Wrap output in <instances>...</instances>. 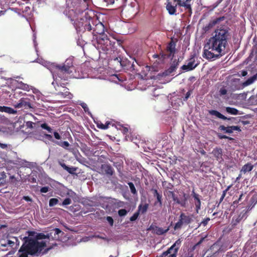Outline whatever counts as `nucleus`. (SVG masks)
Wrapping results in <instances>:
<instances>
[{"instance_id":"1","label":"nucleus","mask_w":257,"mask_h":257,"mask_svg":"<svg viewBox=\"0 0 257 257\" xmlns=\"http://www.w3.org/2000/svg\"><path fill=\"white\" fill-rule=\"evenodd\" d=\"M231 38L229 29L224 25L217 27L204 45L203 57L209 60L219 58L228 51V42Z\"/></svg>"},{"instance_id":"2","label":"nucleus","mask_w":257,"mask_h":257,"mask_svg":"<svg viewBox=\"0 0 257 257\" xmlns=\"http://www.w3.org/2000/svg\"><path fill=\"white\" fill-rule=\"evenodd\" d=\"M76 29L79 33H82L81 37L86 41L93 42L96 40V37L105 34L104 26L101 23L95 25L92 27L90 21L86 20L85 22L76 23Z\"/></svg>"},{"instance_id":"3","label":"nucleus","mask_w":257,"mask_h":257,"mask_svg":"<svg viewBox=\"0 0 257 257\" xmlns=\"http://www.w3.org/2000/svg\"><path fill=\"white\" fill-rule=\"evenodd\" d=\"M24 242L18 250V257H28V255H34L40 253L47 246V241H38L29 236L24 237Z\"/></svg>"},{"instance_id":"4","label":"nucleus","mask_w":257,"mask_h":257,"mask_svg":"<svg viewBox=\"0 0 257 257\" xmlns=\"http://www.w3.org/2000/svg\"><path fill=\"white\" fill-rule=\"evenodd\" d=\"M92 42L99 53L107 54L114 51L116 42L120 44L121 41L110 35L102 34L96 37V40Z\"/></svg>"},{"instance_id":"5","label":"nucleus","mask_w":257,"mask_h":257,"mask_svg":"<svg viewBox=\"0 0 257 257\" xmlns=\"http://www.w3.org/2000/svg\"><path fill=\"white\" fill-rule=\"evenodd\" d=\"M74 69L71 59H67L62 65H56L52 73L56 81L60 80H67Z\"/></svg>"},{"instance_id":"6","label":"nucleus","mask_w":257,"mask_h":257,"mask_svg":"<svg viewBox=\"0 0 257 257\" xmlns=\"http://www.w3.org/2000/svg\"><path fill=\"white\" fill-rule=\"evenodd\" d=\"M193 215H187L184 213H181L179 220L174 225V229L175 230L180 229L183 225H187L190 224L192 221Z\"/></svg>"},{"instance_id":"7","label":"nucleus","mask_w":257,"mask_h":257,"mask_svg":"<svg viewBox=\"0 0 257 257\" xmlns=\"http://www.w3.org/2000/svg\"><path fill=\"white\" fill-rule=\"evenodd\" d=\"M61 232V231L60 229L58 228H55L51 230V232L45 235L43 233H37L36 237L34 239H37V240L42 239H48L50 240V238H57L59 237V234Z\"/></svg>"},{"instance_id":"8","label":"nucleus","mask_w":257,"mask_h":257,"mask_svg":"<svg viewBox=\"0 0 257 257\" xmlns=\"http://www.w3.org/2000/svg\"><path fill=\"white\" fill-rule=\"evenodd\" d=\"M181 241L180 239L177 240L175 242L169 247L166 251L163 253H167L163 257H177V254L181 245Z\"/></svg>"},{"instance_id":"9","label":"nucleus","mask_w":257,"mask_h":257,"mask_svg":"<svg viewBox=\"0 0 257 257\" xmlns=\"http://www.w3.org/2000/svg\"><path fill=\"white\" fill-rule=\"evenodd\" d=\"M127 13L131 17L136 16L139 12V4L136 2H131L128 6H126L123 10Z\"/></svg>"},{"instance_id":"10","label":"nucleus","mask_w":257,"mask_h":257,"mask_svg":"<svg viewBox=\"0 0 257 257\" xmlns=\"http://www.w3.org/2000/svg\"><path fill=\"white\" fill-rule=\"evenodd\" d=\"M13 105L16 108L28 109L32 108L30 99L28 98L22 97L19 102H14Z\"/></svg>"},{"instance_id":"11","label":"nucleus","mask_w":257,"mask_h":257,"mask_svg":"<svg viewBox=\"0 0 257 257\" xmlns=\"http://www.w3.org/2000/svg\"><path fill=\"white\" fill-rule=\"evenodd\" d=\"M178 1L179 0H166V8L170 15H176Z\"/></svg>"},{"instance_id":"12","label":"nucleus","mask_w":257,"mask_h":257,"mask_svg":"<svg viewBox=\"0 0 257 257\" xmlns=\"http://www.w3.org/2000/svg\"><path fill=\"white\" fill-rule=\"evenodd\" d=\"M169 193L171 195L173 200L177 204H179L181 206L185 207L186 206V203L188 200V195L186 193H183L182 197L180 199L176 195L173 191H169Z\"/></svg>"},{"instance_id":"13","label":"nucleus","mask_w":257,"mask_h":257,"mask_svg":"<svg viewBox=\"0 0 257 257\" xmlns=\"http://www.w3.org/2000/svg\"><path fill=\"white\" fill-rule=\"evenodd\" d=\"M225 19V17H220L216 18L213 20L210 21L208 24H206L203 27V30L205 32L209 31L211 28H212L216 25L219 24L221 21H223Z\"/></svg>"},{"instance_id":"14","label":"nucleus","mask_w":257,"mask_h":257,"mask_svg":"<svg viewBox=\"0 0 257 257\" xmlns=\"http://www.w3.org/2000/svg\"><path fill=\"white\" fill-rule=\"evenodd\" d=\"M191 1L192 0H179L178 4L179 7H184L185 8V10L186 11V12L188 13L189 16H191L192 14V3H191Z\"/></svg>"},{"instance_id":"15","label":"nucleus","mask_w":257,"mask_h":257,"mask_svg":"<svg viewBox=\"0 0 257 257\" xmlns=\"http://www.w3.org/2000/svg\"><path fill=\"white\" fill-rule=\"evenodd\" d=\"M219 129L223 131L224 133L227 134H232L234 131H237L238 132H241V129L239 126H225L223 125H221L219 127Z\"/></svg>"},{"instance_id":"16","label":"nucleus","mask_w":257,"mask_h":257,"mask_svg":"<svg viewBox=\"0 0 257 257\" xmlns=\"http://www.w3.org/2000/svg\"><path fill=\"white\" fill-rule=\"evenodd\" d=\"M101 170L103 174L107 176H112L114 173V170L110 164H102L101 166Z\"/></svg>"},{"instance_id":"17","label":"nucleus","mask_w":257,"mask_h":257,"mask_svg":"<svg viewBox=\"0 0 257 257\" xmlns=\"http://www.w3.org/2000/svg\"><path fill=\"white\" fill-rule=\"evenodd\" d=\"M151 191L153 193L154 197H156L157 200L155 201L154 205H157L159 204V206L161 207L162 206V195L161 193H159L157 189L156 188H152L151 189Z\"/></svg>"},{"instance_id":"18","label":"nucleus","mask_w":257,"mask_h":257,"mask_svg":"<svg viewBox=\"0 0 257 257\" xmlns=\"http://www.w3.org/2000/svg\"><path fill=\"white\" fill-rule=\"evenodd\" d=\"M212 154L219 162L223 161L222 158V149L220 148H215L212 151Z\"/></svg>"},{"instance_id":"19","label":"nucleus","mask_w":257,"mask_h":257,"mask_svg":"<svg viewBox=\"0 0 257 257\" xmlns=\"http://www.w3.org/2000/svg\"><path fill=\"white\" fill-rule=\"evenodd\" d=\"M231 87L233 90H239L244 88L243 83H241L240 79L233 78L231 80Z\"/></svg>"},{"instance_id":"20","label":"nucleus","mask_w":257,"mask_h":257,"mask_svg":"<svg viewBox=\"0 0 257 257\" xmlns=\"http://www.w3.org/2000/svg\"><path fill=\"white\" fill-rule=\"evenodd\" d=\"M191 195L192 197L194 198V200H195V205L196 208V211L197 213H198L199 210L201 208V200L199 198L200 196L198 194L196 193L194 190L192 191Z\"/></svg>"},{"instance_id":"21","label":"nucleus","mask_w":257,"mask_h":257,"mask_svg":"<svg viewBox=\"0 0 257 257\" xmlns=\"http://www.w3.org/2000/svg\"><path fill=\"white\" fill-rule=\"evenodd\" d=\"M178 65L179 62L177 61L176 60H174L172 63L170 67L164 72V74L166 75H170L172 72L176 70L178 67Z\"/></svg>"},{"instance_id":"22","label":"nucleus","mask_w":257,"mask_h":257,"mask_svg":"<svg viewBox=\"0 0 257 257\" xmlns=\"http://www.w3.org/2000/svg\"><path fill=\"white\" fill-rule=\"evenodd\" d=\"M15 241H17L15 237L14 236H10L9 238L7 240H5L4 242H1V245L2 246L6 247L7 246H9L12 248H15Z\"/></svg>"},{"instance_id":"23","label":"nucleus","mask_w":257,"mask_h":257,"mask_svg":"<svg viewBox=\"0 0 257 257\" xmlns=\"http://www.w3.org/2000/svg\"><path fill=\"white\" fill-rule=\"evenodd\" d=\"M132 62L131 63V72L134 74H139L140 69L141 65L138 63L135 59H132Z\"/></svg>"},{"instance_id":"24","label":"nucleus","mask_w":257,"mask_h":257,"mask_svg":"<svg viewBox=\"0 0 257 257\" xmlns=\"http://www.w3.org/2000/svg\"><path fill=\"white\" fill-rule=\"evenodd\" d=\"M208 112L210 115L215 116L216 117H217L219 118L222 119L223 120L236 119V118H234L233 117H228V118L216 110H212V109L209 110L208 111Z\"/></svg>"},{"instance_id":"25","label":"nucleus","mask_w":257,"mask_h":257,"mask_svg":"<svg viewBox=\"0 0 257 257\" xmlns=\"http://www.w3.org/2000/svg\"><path fill=\"white\" fill-rule=\"evenodd\" d=\"M175 46L176 44L175 42H174L173 40H171L168 44L167 47V51L170 52V55H168L167 57H170L171 55H174L175 52Z\"/></svg>"},{"instance_id":"26","label":"nucleus","mask_w":257,"mask_h":257,"mask_svg":"<svg viewBox=\"0 0 257 257\" xmlns=\"http://www.w3.org/2000/svg\"><path fill=\"white\" fill-rule=\"evenodd\" d=\"M59 164L65 170L67 171L69 173L71 174H75V172L77 170V168L73 167H69L67 166L65 164L61 162H59Z\"/></svg>"},{"instance_id":"27","label":"nucleus","mask_w":257,"mask_h":257,"mask_svg":"<svg viewBox=\"0 0 257 257\" xmlns=\"http://www.w3.org/2000/svg\"><path fill=\"white\" fill-rule=\"evenodd\" d=\"M253 167L254 166L251 163H247L242 166L241 169L240 170V173L245 174L247 172H249L253 169Z\"/></svg>"},{"instance_id":"28","label":"nucleus","mask_w":257,"mask_h":257,"mask_svg":"<svg viewBox=\"0 0 257 257\" xmlns=\"http://www.w3.org/2000/svg\"><path fill=\"white\" fill-rule=\"evenodd\" d=\"M0 111L7 112L9 114H16L17 113V110L10 107L5 106H0Z\"/></svg>"},{"instance_id":"29","label":"nucleus","mask_w":257,"mask_h":257,"mask_svg":"<svg viewBox=\"0 0 257 257\" xmlns=\"http://www.w3.org/2000/svg\"><path fill=\"white\" fill-rule=\"evenodd\" d=\"M257 79V74L248 78L243 82V87H245L253 83Z\"/></svg>"},{"instance_id":"30","label":"nucleus","mask_w":257,"mask_h":257,"mask_svg":"<svg viewBox=\"0 0 257 257\" xmlns=\"http://www.w3.org/2000/svg\"><path fill=\"white\" fill-rule=\"evenodd\" d=\"M132 62V61L126 59L121 61L120 63L124 69L131 71Z\"/></svg>"},{"instance_id":"31","label":"nucleus","mask_w":257,"mask_h":257,"mask_svg":"<svg viewBox=\"0 0 257 257\" xmlns=\"http://www.w3.org/2000/svg\"><path fill=\"white\" fill-rule=\"evenodd\" d=\"M169 228L164 229L162 227H159L158 226H155V227L154 228V232L157 234V235H163L164 233L168 232L169 230Z\"/></svg>"},{"instance_id":"32","label":"nucleus","mask_w":257,"mask_h":257,"mask_svg":"<svg viewBox=\"0 0 257 257\" xmlns=\"http://www.w3.org/2000/svg\"><path fill=\"white\" fill-rule=\"evenodd\" d=\"M225 110L228 113H229L230 114H232V115H237V114H242V113H239V111L237 109L233 108V107H226Z\"/></svg>"},{"instance_id":"33","label":"nucleus","mask_w":257,"mask_h":257,"mask_svg":"<svg viewBox=\"0 0 257 257\" xmlns=\"http://www.w3.org/2000/svg\"><path fill=\"white\" fill-rule=\"evenodd\" d=\"M149 207V204L148 203H145L144 205L140 204L138 207V212L139 213L144 214L145 213Z\"/></svg>"},{"instance_id":"34","label":"nucleus","mask_w":257,"mask_h":257,"mask_svg":"<svg viewBox=\"0 0 257 257\" xmlns=\"http://www.w3.org/2000/svg\"><path fill=\"white\" fill-rule=\"evenodd\" d=\"M90 2L91 0H83V2L81 3V6L82 7L81 11H84L87 10Z\"/></svg>"},{"instance_id":"35","label":"nucleus","mask_w":257,"mask_h":257,"mask_svg":"<svg viewBox=\"0 0 257 257\" xmlns=\"http://www.w3.org/2000/svg\"><path fill=\"white\" fill-rule=\"evenodd\" d=\"M56 144L65 149H68L70 146V144L67 141H57Z\"/></svg>"},{"instance_id":"36","label":"nucleus","mask_w":257,"mask_h":257,"mask_svg":"<svg viewBox=\"0 0 257 257\" xmlns=\"http://www.w3.org/2000/svg\"><path fill=\"white\" fill-rule=\"evenodd\" d=\"M198 65V63L195 64V65H194L193 66H190L188 64L183 65L181 67V69L183 70H185L186 71H191V70L194 69Z\"/></svg>"},{"instance_id":"37","label":"nucleus","mask_w":257,"mask_h":257,"mask_svg":"<svg viewBox=\"0 0 257 257\" xmlns=\"http://www.w3.org/2000/svg\"><path fill=\"white\" fill-rule=\"evenodd\" d=\"M19 84H20L19 88L27 91L30 90L29 85L27 84L24 83L22 82H19Z\"/></svg>"},{"instance_id":"38","label":"nucleus","mask_w":257,"mask_h":257,"mask_svg":"<svg viewBox=\"0 0 257 257\" xmlns=\"http://www.w3.org/2000/svg\"><path fill=\"white\" fill-rule=\"evenodd\" d=\"M195 54H193L190 56V58L188 59V64L190 66H193L195 65Z\"/></svg>"},{"instance_id":"39","label":"nucleus","mask_w":257,"mask_h":257,"mask_svg":"<svg viewBox=\"0 0 257 257\" xmlns=\"http://www.w3.org/2000/svg\"><path fill=\"white\" fill-rule=\"evenodd\" d=\"M231 187L232 185H229L228 186H227L226 189L223 191L222 195L219 200V203H221L223 201L225 196H226L227 192L231 188Z\"/></svg>"},{"instance_id":"40","label":"nucleus","mask_w":257,"mask_h":257,"mask_svg":"<svg viewBox=\"0 0 257 257\" xmlns=\"http://www.w3.org/2000/svg\"><path fill=\"white\" fill-rule=\"evenodd\" d=\"M227 90L225 88V87H222L221 88H220V89H219V90L218 91V95L220 96H223L227 94Z\"/></svg>"},{"instance_id":"41","label":"nucleus","mask_w":257,"mask_h":257,"mask_svg":"<svg viewBox=\"0 0 257 257\" xmlns=\"http://www.w3.org/2000/svg\"><path fill=\"white\" fill-rule=\"evenodd\" d=\"M58 199L57 198H51L49 200V205L50 207L54 206L58 203Z\"/></svg>"},{"instance_id":"42","label":"nucleus","mask_w":257,"mask_h":257,"mask_svg":"<svg viewBox=\"0 0 257 257\" xmlns=\"http://www.w3.org/2000/svg\"><path fill=\"white\" fill-rule=\"evenodd\" d=\"M128 185L130 187L131 192L134 194H136L137 190L136 189L134 184L132 182H129L128 183Z\"/></svg>"},{"instance_id":"43","label":"nucleus","mask_w":257,"mask_h":257,"mask_svg":"<svg viewBox=\"0 0 257 257\" xmlns=\"http://www.w3.org/2000/svg\"><path fill=\"white\" fill-rule=\"evenodd\" d=\"M23 93L21 91H18L17 90H16L14 92V93L13 94L12 97V99L13 101V102H15L13 100V98H17V97L20 95L22 96L23 95Z\"/></svg>"},{"instance_id":"44","label":"nucleus","mask_w":257,"mask_h":257,"mask_svg":"<svg viewBox=\"0 0 257 257\" xmlns=\"http://www.w3.org/2000/svg\"><path fill=\"white\" fill-rule=\"evenodd\" d=\"M210 218L209 217H207L203 219L199 224L198 227L202 225L203 226H205L208 224L209 221L210 220Z\"/></svg>"},{"instance_id":"45","label":"nucleus","mask_w":257,"mask_h":257,"mask_svg":"<svg viewBox=\"0 0 257 257\" xmlns=\"http://www.w3.org/2000/svg\"><path fill=\"white\" fill-rule=\"evenodd\" d=\"M110 124L109 122H106L105 124L101 123L99 125H98V127L99 128L102 129V130H106L108 128V125Z\"/></svg>"},{"instance_id":"46","label":"nucleus","mask_w":257,"mask_h":257,"mask_svg":"<svg viewBox=\"0 0 257 257\" xmlns=\"http://www.w3.org/2000/svg\"><path fill=\"white\" fill-rule=\"evenodd\" d=\"M0 184H4L6 182L5 179L6 178V174L3 172L0 175Z\"/></svg>"},{"instance_id":"47","label":"nucleus","mask_w":257,"mask_h":257,"mask_svg":"<svg viewBox=\"0 0 257 257\" xmlns=\"http://www.w3.org/2000/svg\"><path fill=\"white\" fill-rule=\"evenodd\" d=\"M139 214H140V213L138 211L135 212L133 214V215L130 217V221H134L138 219Z\"/></svg>"},{"instance_id":"48","label":"nucleus","mask_w":257,"mask_h":257,"mask_svg":"<svg viewBox=\"0 0 257 257\" xmlns=\"http://www.w3.org/2000/svg\"><path fill=\"white\" fill-rule=\"evenodd\" d=\"M118 214L120 216H123L127 214V211L125 209H121L118 210Z\"/></svg>"},{"instance_id":"49","label":"nucleus","mask_w":257,"mask_h":257,"mask_svg":"<svg viewBox=\"0 0 257 257\" xmlns=\"http://www.w3.org/2000/svg\"><path fill=\"white\" fill-rule=\"evenodd\" d=\"M71 203V200L70 198H65L63 202H62V205H69Z\"/></svg>"},{"instance_id":"50","label":"nucleus","mask_w":257,"mask_h":257,"mask_svg":"<svg viewBox=\"0 0 257 257\" xmlns=\"http://www.w3.org/2000/svg\"><path fill=\"white\" fill-rule=\"evenodd\" d=\"M192 93V90H189L186 94L185 97L183 98L184 101H187Z\"/></svg>"},{"instance_id":"51","label":"nucleus","mask_w":257,"mask_h":257,"mask_svg":"<svg viewBox=\"0 0 257 257\" xmlns=\"http://www.w3.org/2000/svg\"><path fill=\"white\" fill-rule=\"evenodd\" d=\"M106 220L108 221L110 226H112L113 225V219L111 216H107Z\"/></svg>"},{"instance_id":"52","label":"nucleus","mask_w":257,"mask_h":257,"mask_svg":"<svg viewBox=\"0 0 257 257\" xmlns=\"http://www.w3.org/2000/svg\"><path fill=\"white\" fill-rule=\"evenodd\" d=\"M34 124V123L31 121H28L26 122V126L28 128H32L33 127Z\"/></svg>"},{"instance_id":"53","label":"nucleus","mask_w":257,"mask_h":257,"mask_svg":"<svg viewBox=\"0 0 257 257\" xmlns=\"http://www.w3.org/2000/svg\"><path fill=\"white\" fill-rule=\"evenodd\" d=\"M49 187L48 186L43 187L40 189L41 193H47L49 191Z\"/></svg>"},{"instance_id":"54","label":"nucleus","mask_w":257,"mask_h":257,"mask_svg":"<svg viewBox=\"0 0 257 257\" xmlns=\"http://www.w3.org/2000/svg\"><path fill=\"white\" fill-rule=\"evenodd\" d=\"M233 117L234 118H236V119H227L228 120L230 121L229 123H237L238 122L240 121V120L239 119H238V117Z\"/></svg>"},{"instance_id":"55","label":"nucleus","mask_w":257,"mask_h":257,"mask_svg":"<svg viewBox=\"0 0 257 257\" xmlns=\"http://www.w3.org/2000/svg\"><path fill=\"white\" fill-rule=\"evenodd\" d=\"M54 136L55 137V138L57 140H60L61 139V136L60 135V134L57 132H54Z\"/></svg>"},{"instance_id":"56","label":"nucleus","mask_w":257,"mask_h":257,"mask_svg":"<svg viewBox=\"0 0 257 257\" xmlns=\"http://www.w3.org/2000/svg\"><path fill=\"white\" fill-rule=\"evenodd\" d=\"M81 106H82V107L84 109V111L85 112L88 111V107H87V105L86 103H83L81 104Z\"/></svg>"},{"instance_id":"57","label":"nucleus","mask_w":257,"mask_h":257,"mask_svg":"<svg viewBox=\"0 0 257 257\" xmlns=\"http://www.w3.org/2000/svg\"><path fill=\"white\" fill-rule=\"evenodd\" d=\"M217 137L219 139H226L228 138V136L224 135H222L221 134H218Z\"/></svg>"},{"instance_id":"58","label":"nucleus","mask_w":257,"mask_h":257,"mask_svg":"<svg viewBox=\"0 0 257 257\" xmlns=\"http://www.w3.org/2000/svg\"><path fill=\"white\" fill-rule=\"evenodd\" d=\"M8 11H14L16 13H18V14H20V12H19V10L17 8H10L8 10Z\"/></svg>"},{"instance_id":"59","label":"nucleus","mask_w":257,"mask_h":257,"mask_svg":"<svg viewBox=\"0 0 257 257\" xmlns=\"http://www.w3.org/2000/svg\"><path fill=\"white\" fill-rule=\"evenodd\" d=\"M243 196V193H241V194L240 195L239 197V198L238 199V200H235L234 201H233V204H237V203H238L240 201V200H241V198H242V197Z\"/></svg>"},{"instance_id":"60","label":"nucleus","mask_w":257,"mask_h":257,"mask_svg":"<svg viewBox=\"0 0 257 257\" xmlns=\"http://www.w3.org/2000/svg\"><path fill=\"white\" fill-rule=\"evenodd\" d=\"M121 132L124 135L125 134H127L128 132V128L127 127H124V126H122V127Z\"/></svg>"},{"instance_id":"61","label":"nucleus","mask_w":257,"mask_h":257,"mask_svg":"<svg viewBox=\"0 0 257 257\" xmlns=\"http://www.w3.org/2000/svg\"><path fill=\"white\" fill-rule=\"evenodd\" d=\"M207 235L205 237H202L200 238V240L196 244V246H198L201 244L203 241L204 240L205 238L206 237Z\"/></svg>"},{"instance_id":"62","label":"nucleus","mask_w":257,"mask_h":257,"mask_svg":"<svg viewBox=\"0 0 257 257\" xmlns=\"http://www.w3.org/2000/svg\"><path fill=\"white\" fill-rule=\"evenodd\" d=\"M15 238L16 239V241H15V248H17V246H18L19 245H20V241L18 239V237H15Z\"/></svg>"},{"instance_id":"63","label":"nucleus","mask_w":257,"mask_h":257,"mask_svg":"<svg viewBox=\"0 0 257 257\" xmlns=\"http://www.w3.org/2000/svg\"><path fill=\"white\" fill-rule=\"evenodd\" d=\"M7 147H8V145L7 144H2V143H0V148H1L2 149H7Z\"/></svg>"},{"instance_id":"64","label":"nucleus","mask_w":257,"mask_h":257,"mask_svg":"<svg viewBox=\"0 0 257 257\" xmlns=\"http://www.w3.org/2000/svg\"><path fill=\"white\" fill-rule=\"evenodd\" d=\"M41 127L42 128H43V129H44V130H46V128H47V127H48V125H47V123H43V124H42L41 125Z\"/></svg>"}]
</instances>
